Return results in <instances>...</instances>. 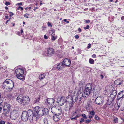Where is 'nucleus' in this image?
<instances>
[{"label": "nucleus", "mask_w": 124, "mask_h": 124, "mask_svg": "<svg viewBox=\"0 0 124 124\" xmlns=\"http://www.w3.org/2000/svg\"><path fill=\"white\" fill-rule=\"evenodd\" d=\"M22 3H18V5H22Z\"/></svg>", "instance_id": "obj_56"}, {"label": "nucleus", "mask_w": 124, "mask_h": 124, "mask_svg": "<svg viewBox=\"0 0 124 124\" xmlns=\"http://www.w3.org/2000/svg\"><path fill=\"white\" fill-rule=\"evenodd\" d=\"M117 93V92L116 91H114L109 96L108 98L114 101V99L116 97V96Z\"/></svg>", "instance_id": "obj_15"}, {"label": "nucleus", "mask_w": 124, "mask_h": 124, "mask_svg": "<svg viewBox=\"0 0 124 124\" xmlns=\"http://www.w3.org/2000/svg\"><path fill=\"white\" fill-rule=\"evenodd\" d=\"M124 96V91H123L120 92L118 94L117 98V100H122Z\"/></svg>", "instance_id": "obj_14"}, {"label": "nucleus", "mask_w": 124, "mask_h": 124, "mask_svg": "<svg viewBox=\"0 0 124 124\" xmlns=\"http://www.w3.org/2000/svg\"><path fill=\"white\" fill-rule=\"evenodd\" d=\"M96 57V55L95 54H93L92 55V57L93 58H95Z\"/></svg>", "instance_id": "obj_48"}, {"label": "nucleus", "mask_w": 124, "mask_h": 124, "mask_svg": "<svg viewBox=\"0 0 124 124\" xmlns=\"http://www.w3.org/2000/svg\"><path fill=\"white\" fill-rule=\"evenodd\" d=\"M40 98V97L39 96L36 98L34 101L33 102V103L34 104L38 103L39 102Z\"/></svg>", "instance_id": "obj_24"}, {"label": "nucleus", "mask_w": 124, "mask_h": 124, "mask_svg": "<svg viewBox=\"0 0 124 124\" xmlns=\"http://www.w3.org/2000/svg\"><path fill=\"white\" fill-rule=\"evenodd\" d=\"M78 31H79L80 32L81 31V29L79 28H78Z\"/></svg>", "instance_id": "obj_59"}, {"label": "nucleus", "mask_w": 124, "mask_h": 124, "mask_svg": "<svg viewBox=\"0 0 124 124\" xmlns=\"http://www.w3.org/2000/svg\"><path fill=\"white\" fill-rule=\"evenodd\" d=\"M34 111L36 112L35 120L37 121L40 117L42 116H45L48 112V110L47 108H45L43 109L38 106L35 107L34 109Z\"/></svg>", "instance_id": "obj_1"}, {"label": "nucleus", "mask_w": 124, "mask_h": 124, "mask_svg": "<svg viewBox=\"0 0 124 124\" xmlns=\"http://www.w3.org/2000/svg\"><path fill=\"white\" fill-rule=\"evenodd\" d=\"M88 117L90 118H91L92 117V116L90 115H89Z\"/></svg>", "instance_id": "obj_55"}, {"label": "nucleus", "mask_w": 124, "mask_h": 124, "mask_svg": "<svg viewBox=\"0 0 124 124\" xmlns=\"http://www.w3.org/2000/svg\"><path fill=\"white\" fill-rule=\"evenodd\" d=\"M104 75L105 76L104 74H101V79H102L104 78Z\"/></svg>", "instance_id": "obj_46"}, {"label": "nucleus", "mask_w": 124, "mask_h": 124, "mask_svg": "<svg viewBox=\"0 0 124 124\" xmlns=\"http://www.w3.org/2000/svg\"><path fill=\"white\" fill-rule=\"evenodd\" d=\"M3 88L6 92L10 91L12 89L14 83L12 80L9 79L6 80L3 84Z\"/></svg>", "instance_id": "obj_2"}, {"label": "nucleus", "mask_w": 124, "mask_h": 124, "mask_svg": "<svg viewBox=\"0 0 124 124\" xmlns=\"http://www.w3.org/2000/svg\"><path fill=\"white\" fill-rule=\"evenodd\" d=\"M118 102L117 103V109L118 110L119 108L121 107L120 109L122 108L123 106V103L122 100H117Z\"/></svg>", "instance_id": "obj_19"}, {"label": "nucleus", "mask_w": 124, "mask_h": 124, "mask_svg": "<svg viewBox=\"0 0 124 124\" xmlns=\"http://www.w3.org/2000/svg\"><path fill=\"white\" fill-rule=\"evenodd\" d=\"M95 119L97 120H99L100 119V118L98 117L97 116L95 115V117H94Z\"/></svg>", "instance_id": "obj_37"}, {"label": "nucleus", "mask_w": 124, "mask_h": 124, "mask_svg": "<svg viewBox=\"0 0 124 124\" xmlns=\"http://www.w3.org/2000/svg\"><path fill=\"white\" fill-rule=\"evenodd\" d=\"M91 121V119H88L87 120H85V122L87 124H88Z\"/></svg>", "instance_id": "obj_32"}, {"label": "nucleus", "mask_w": 124, "mask_h": 124, "mask_svg": "<svg viewBox=\"0 0 124 124\" xmlns=\"http://www.w3.org/2000/svg\"><path fill=\"white\" fill-rule=\"evenodd\" d=\"M10 13H11V14L10 15V16H12L14 15V14L12 12H10Z\"/></svg>", "instance_id": "obj_53"}, {"label": "nucleus", "mask_w": 124, "mask_h": 124, "mask_svg": "<svg viewBox=\"0 0 124 124\" xmlns=\"http://www.w3.org/2000/svg\"><path fill=\"white\" fill-rule=\"evenodd\" d=\"M10 4V3L9 2H6L5 3V4L7 6L9 5Z\"/></svg>", "instance_id": "obj_43"}, {"label": "nucleus", "mask_w": 124, "mask_h": 124, "mask_svg": "<svg viewBox=\"0 0 124 124\" xmlns=\"http://www.w3.org/2000/svg\"><path fill=\"white\" fill-rule=\"evenodd\" d=\"M62 62H63V64L65 66L70 67V66L71 61L70 60L67 58H65Z\"/></svg>", "instance_id": "obj_13"}, {"label": "nucleus", "mask_w": 124, "mask_h": 124, "mask_svg": "<svg viewBox=\"0 0 124 124\" xmlns=\"http://www.w3.org/2000/svg\"><path fill=\"white\" fill-rule=\"evenodd\" d=\"M84 82L82 81H81L79 82L78 83L77 87L79 89H83V87L84 86Z\"/></svg>", "instance_id": "obj_17"}, {"label": "nucleus", "mask_w": 124, "mask_h": 124, "mask_svg": "<svg viewBox=\"0 0 124 124\" xmlns=\"http://www.w3.org/2000/svg\"><path fill=\"white\" fill-rule=\"evenodd\" d=\"M124 110V104H123L122 106V108L120 109L121 111H123Z\"/></svg>", "instance_id": "obj_45"}, {"label": "nucleus", "mask_w": 124, "mask_h": 124, "mask_svg": "<svg viewBox=\"0 0 124 124\" xmlns=\"http://www.w3.org/2000/svg\"><path fill=\"white\" fill-rule=\"evenodd\" d=\"M100 87H95L94 88V91L96 93H98L100 91Z\"/></svg>", "instance_id": "obj_27"}, {"label": "nucleus", "mask_w": 124, "mask_h": 124, "mask_svg": "<svg viewBox=\"0 0 124 124\" xmlns=\"http://www.w3.org/2000/svg\"><path fill=\"white\" fill-rule=\"evenodd\" d=\"M104 102L103 97V96H99L97 97L95 99V103L98 105L102 104Z\"/></svg>", "instance_id": "obj_10"}, {"label": "nucleus", "mask_w": 124, "mask_h": 124, "mask_svg": "<svg viewBox=\"0 0 124 124\" xmlns=\"http://www.w3.org/2000/svg\"><path fill=\"white\" fill-rule=\"evenodd\" d=\"M29 117L27 115V113L26 111H23L22 114L21 119L22 120L24 121H27L29 119Z\"/></svg>", "instance_id": "obj_11"}, {"label": "nucleus", "mask_w": 124, "mask_h": 124, "mask_svg": "<svg viewBox=\"0 0 124 124\" xmlns=\"http://www.w3.org/2000/svg\"><path fill=\"white\" fill-rule=\"evenodd\" d=\"M7 124H12L10 122H7Z\"/></svg>", "instance_id": "obj_60"}, {"label": "nucleus", "mask_w": 124, "mask_h": 124, "mask_svg": "<svg viewBox=\"0 0 124 124\" xmlns=\"http://www.w3.org/2000/svg\"><path fill=\"white\" fill-rule=\"evenodd\" d=\"M54 98H49L46 100V102L48 106H52L54 105Z\"/></svg>", "instance_id": "obj_12"}, {"label": "nucleus", "mask_w": 124, "mask_h": 124, "mask_svg": "<svg viewBox=\"0 0 124 124\" xmlns=\"http://www.w3.org/2000/svg\"><path fill=\"white\" fill-rule=\"evenodd\" d=\"M113 121L114 123H117L118 122V118L117 117L114 118Z\"/></svg>", "instance_id": "obj_31"}, {"label": "nucleus", "mask_w": 124, "mask_h": 124, "mask_svg": "<svg viewBox=\"0 0 124 124\" xmlns=\"http://www.w3.org/2000/svg\"><path fill=\"white\" fill-rule=\"evenodd\" d=\"M94 87L92 83L87 84L85 86L84 93V98H86L88 96L92 94L93 92Z\"/></svg>", "instance_id": "obj_3"}, {"label": "nucleus", "mask_w": 124, "mask_h": 124, "mask_svg": "<svg viewBox=\"0 0 124 124\" xmlns=\"http://www.w3.org/2000/svg\"><path fill=\"white\" fill-rule=\"evenodd\" d=\"M78 116L77 115H76V116L73 118L71 119V120H77V118Z\"/></svg>", "instance_id": "obj_33"}, {"label": "nucleus", "mask_w": 124, "mask_h": 124, "mask_svg": "<svg viewBox=\"0 0 124 124\" xmlns=\"http://www.w3.org/2000/svg\"><path fill=\"white\" fill-rule=\"evenodd\" d=\"M85 121V120L83 118H81L80 120V123H81L82 122H84Z\"/></svg>", "instance_id": "obj_40"}, {"label": "nucleus", "mask_w": 124, "mask_h": 124, "mask_svg": "<svg viewBox=\"0 0 124 124\" xmlns=\"http://www.w3.org/2000/svg\"><path fill=\"white\" fill-rule=\"evenodd\" d=\"M114 101L108 98V100L107 102V104L108 105H109L112 103V102Z\"/></svg>", "instance_id": "obj_28"}, {"label": "nucleus", "mask_w": 124, "mask_h": 124, "mask_svg": "<svg viewBox=\"0 0 124 124\" xmlns=\"http://www.w3.org/2000/svg\"><path fill=\"white\" fill-rule=\"evenodd\" d=\"M47 24L49 26H50L51 27H52V26L51 25V23H50L49 22H48L47 23Z\"/></svg>", "instance_id": "obj_44"}, {"label": "nucleus", "mask_w": 124, "mask_h": 124, "mask_svg": "<svg viewBox=\"0 0 124 124\" xmlns=\"http://www.w3.org/2000/svg\"><path fill=\"white\" fill-rule=\"evenodd\" d=\"M44 123L45 124H48V123H47V121H44Z\"/></svg>", "instance_id": "obj_50"}, {"label": "nucleus", "mask_w": 124, "mask_h": 124, "mask_svg": "<svg viewBox=\"0 0 124 124\" xmlns=\"http://www.w3.org/2000/svg\"><path fill=\"white\" fill-rule=\"evenodd\" d=\"M57 107H53L52 108L51 111V112L55 114L56 111V110L57 109Z\"/></svg>", "instance_id": "obj_25"}, {"label": "nucleus", "mask_w": 124, "mask_h": 124, "mask_svg": "<svg viewBox=\"0 0 124 124\" xmlns=\"http://www.w3.org/2000/svg\"><path fill=\"white\" fill-rule=\"evenodd\" d=\"M44 38L45 39H48V37L46 35H45L44 36Z\"/></svg>", "instance_id": "obj_49"}, {"label": "nucleus", "mask_w": 124, "mask_h": 124, "mask_svg": "<svg viewBox=\"0 0 124 124\" xmlns=\"http://www.w3.org/2000/svg\"><path fill=\"white\" fill-rule=\"evenodd\" d=\"M45 76L46 74H41L39 77V78L40 80L43 79L45 78Z\"/></svg>", "instance_id": "obj_26"}, {"label": "nucleus", "mask_w": 124, "mask_h": 124, "mask_svg": "<svg viewBox=\"0 0 124 124\" xmlns=\"http://www.w3.org/2000/svg\"><path fill=\"white\" fill-rule=\"evenodd\" d=\"M90 22V21L89 20H87L86 21V22L87 23H89Z\"/></svg>", "instance_id": "obj_54"}, {"label": "nucleus", "mask_w": 124, "mask_h": 124, "mask_svg": "<svg viewBox=\"0 0 124 124\" xmlns=\"http://www.w3.org/2000/svg\"><path fill=\"white\" fill-rule=\"evenodd\" d=\"M10 105L7 103H5L3 106V114L6 116H8L10 113Z\"/></svg>", "instance_id": "obj_6"}, {"label": "nucleus", "mask_w": 124, "mask_h": 124, "mask_svg": "<svg viewBox=\"0 0 124 124\" xmlns=\"http://www.w3.org/2000/svg\"><path fill=\"white\" fill-rule=\"evenodd\" d=\"M74 96H73V97L72 98L71 101L73 102H79L80 101H79L78 99L79 98L77 95H76L75 96V99H74Z\"/></svg>", "instance_id": "obj_21"}, {"label": "nucleus", "mask_w": 124, "mask_h": 124, "mask_svg": "<svg viewBox=\"0 0 124 124\" xmlns=\"http://www.w3.org/2000/svg\"><path fill=\"white\" fill-rule=\"evenodd\" d=\"M89 28V25H87L84 28V29H88Z\"/></svg>", "instance_id": "obj_41"}, {"label": "nucleus", "mask_w": 124, "mask_h": 124, "mask_svg": "<svg viewBox=\"0 0 124 124\" xmlns=\"http://www.w3.org/2000/svg\"><path fill=\"white\" fill-rule=\"evenodd\" d=\"M83 117L85 119H86L87 118V117L86 115L84 114H82Z\"/></svg>", "instance_id": "obj_34"}, {"label": "nucleus", "mask_w": 124, "mask_h": 124, "mask_svg": "<svg viewBox=\"0 0 124 124\" xmlns=\"http://www.w3.org/2000/svg\"><path fill=\"white\" fill-rule=\"evenodd\" d=\"M17 77L19 79L23 80L24 79L23 75L24 74V70L22 68H18L15 71Z\"/></svg>", "instance_id": "obj_5"}, {"label": "nucleus", "mask_w": 124, "mask_h": 124, "mask_svg": "<svg viewBox=\"0 0 124 124\" xmlns=\"http://www.w3.org/2000/svg\"><path fill=\"white\" fill-rule=\"evenodd\" d=\"M122 83L121 82H118L117 85H121Z\"/></svg>", "instance_id": "obj_57"}, {"label": "nucleus", "mask_w": 124, "mask_h": 124, "mask_svg": "<svg viewBox=\"0 0 124 124\" xmlns=\"http://www.w3.org/2000/svg\"><path fill=\"white\" fill-rule=\"evenodd\" d=\"M1 103L2 101H0V112L2 110L3 107L2 105L1 104Z\"/></svg>", "instance_id": "obj_35"}, {"label": "nucleus", "mask_w": 124, "mask_h": 124, "mask_svg": "<svg viewBox=\"0 0 124 124\" xmlns=\"http://www.w3.org/2000/svg\"><path fill=\"white\" fill-rule=\"evenodd\" d=\"M28 8H25V9L26 10H27Z\"/></svg>", "instance_id": "obj_64"}, {"label": "nucleus", "mask_w": 124, "mask_h": 124, "mask_svg": "<svg viewBox=\"0 0 124 124\" xmlns=\"http://www.w3.org/2000/svg\"><path fill=\"white\" fill-rule=\"evenodd\" d=\"M24 16L27 18H28V17L27 16V14H25Z\"/></svg>", "instance_id": "obj_51"}, {"label": "nucleus", "mask_w": 124, "mask_h": 124, "mask_svg": "<svg viewBox=\"0 0 124 124\" xmlns=\"http://www.w3.org/2000/svg\"><path fill=\"white\" fill-rule=\"evenodd\" d=\"M57 102L59 105L62 106L64 105L65 102H68L66 100L64 97L62 96L57 99Z\"/></svg>", "instance_id": "obj_8"}, {"label": "nucleus", "mask_w": 124, "mask_h": 124, "mask_svg": "<svg viewBox=\"0 0 124 124\" xmlns=\"http://www.w3.org/2000/svg\"><path fill=\"white\" fill-rule=\"evenodd\" d=\"M63 21L64 22H66L67 20L66 19H64Z\"/></svg>", "instance_id": "obj_63"}, {"label": "nucleus", "mask_w": 124, "mask_h": 124, "mask_svg": "<svg viewBox=\"0 0 124 124\" xmlns=\"http://www.w3.org/2000/svg\"><path fill=\"white\" fill-rule=\"evenodd\" d=\"M59 116L57 115H55L53 116V120L55 122L58 121L59 120Z\"/></svg>", "instance_id": "obj_23"}, {"label": "nucleus", "mask_w": 124, "mask_h": 124, "mask_svg": "<svg viewBox=\"0 0 124 124\" xmlns=\"http://www.w3.org/2000/svg\"><path fill=\"white\" fill-rule=\"evenodd\" d=\"M17 101L23 106L27 104L30 101V98L28 96H23L20 95L18 96L16 99Z\"/></svg>", "instance_id": "obj_4"}, {"label": "nucleus", "mask_w": 124, "mask_h": 124, "mask_svg": "<svg viewBox=\"0 0 124 124\" xmlns=\"http://www.w3.org/2000/svg\"><path fill=\"white\" fill-rule=\"evenodd\" d=\"M27 112V115L29 117V120H32L33 118L35 120V115H36V114L35 112H33L31 109H30Z\"/></svg>", "instance_id": "obj_9"}, {"label": "nucleus", "mask_w": 124, "mask_h": 124, "mask_svg": "<svg viewBox=\"0 0 124 124\" xmlns=\"http://www.w3.org/2000/svg\"><path fill=\"white\" fill-rule=\"evenodd\" d=\"M121 20H124V16H122L121 18Z\"/></svg>", "instance_id": "obj_52"}, {"label": "nucleus", "mask_w": 124, "mask_h": 124, "mask_svg": "<svg viewBox=\"0 0 124 124\" xmlns=\"http://www.w3.org/2000/svg\"><path fill=\"white\" fill-rule=\"evenodd\" d=\"M89 62L91 64H93L94 63V60L92 59H90L89 60Z\"/></svg>", "instance_id": "obj_30"}, {"label": "nucleus", "mask_w": 124, "mask_h": 124, "mask_svg": "<svg viewBox=\"0 0 124 124\" xmlns=\"http://www.w3.org/2000/svg\"><path fill=\"white\" fill-rule=\"evenodd\" d=\"M5 122L4 121L1 120L0 121V124H5Z\"/></svg>", "instance_id": "obj_39"}, {"label": "nucleus", "mask_w": 124, "mask_h": 124, "mask_svg": "<svg viewBox=\"0 0 124 124\" xmlns=\"http://www.w3.org/2000/svg\"><path fill=\"white\" fill-rule=\"evenodd\" d=\"M83 93H80L79 95H77L79 98L78 100L79 101H80L81 100V98L83 96Z\"/></svg>", "instance_id": "obj_29"}, {"label": "nucleus", "mask_w": 124, "mask_h": 124, "mask_svg": "<svg viewBox=\"0 0 124 124\" xmlns=\"http://www.w3.org/2000/svg\"><path fill=\"white\" fill-rule=\"evenodd\" d=\"M70 92H69V94L70 95V94H71V93H72V91H71V90H70Z\"/></svg>", "instance_id": "obj_61"}, {"label": "nucleus", "mask_w": 124, "mask_h": 124, "mask_svg": "<svg viewBox=\"0 0 124 124\" xmlns=\"http://www.w3.org/2000/svg\"><path fill=\"white\" fill-rule=\"evenodd\" d=\"M23 30L22 29L21 31V33H22L23 32Z\"/></svg>", "instance_id": "obj_62"}, {"label": "nucleus", "mask_w": 124, "mask_h": 124, "mask_svg": "<svg viewBox=\"0 0 124 124\" xmlns=\"http://www.w3.org/2000/svg\"><path fill=\"white\" fill-rule=\"evenodd\" d=\"M47 52H43V55H44L50 56L53 55L55 52L54 50L51 48H47Z\"/></svg>", "instance_id": "obj_7"}, {"label": "nucleus", "mask_w": 124, "mask_h": 124, "mask_svg": "<svg viewBox=\"0 0 124 124\" xmlns=\"http://www.w3.org/2000/svg\"><path fill=\"white\" fill-rule=\"evenodd\" d=\"M20 9L21 10H23V8L21 6H19L18 8H17V9L19 10Z\"/></svg>", "instance_id": "obj_42"}, {"label": "nucleus", "mask_w": 124, "mask_h": 124, "mask_svg": "<svg viewBox=\"0 0 124 124\" xmlns=\"http://www.w3.org/2000/svg\"><path fill=\"white\" fill-rule=\"evenodd\" d=\"M73 102H70V103H69V106L70 107V108H71L73 106L72 104H73ZM70 108H69V109H70Z\"/></svg>", "instance_id": "obj_38"}, {"label": "nucleus", "mask_w": 124, "mask_h": 124, "mask_svg": "<svg viewBox=\"0 0 124 124\" xmlns=\"http://www.w3.org/2000/svg\"><path fill=\"white\" fill-rule=\"evenodd\" d=\"M19 114L18 113L15 112H13L11 115L10 117L12 120H15L18 117Z\"/></svg>", "instance_id": "obj_16"}, {"label": "nucleus", "mask_w": 124, "mask_h": 124, "mask_svg": "<svg viewBox=\"0 0 124 124\" xmlns=\"http://www.w3.org/2000/svg\"><path fill=\"white\" fill-rule=\"evenodd\" d=\"M90 114L92 116H93L94 115L95 112L93 111H92L90 113Z\"/></svg>", "instance_id": "obj_36"}, {"label": "nucleus", "mask_w": 124, "mask_h": 124, "mask_svg": "<svg viewBox=\"0 0 124 124\" xmlns=\"http://www.w3.org/2000/svg\"><path fill=\"white\" fill-rule=\"evenodd\" d=\"M61 113L62 109L60 107H57L56 111V113H55V115L59 116L61 114Z\"/></svg>", "instance_id": "obj_20"}, {"label": "nucleus", "mask_w": 124, "mask_h": 124, "mask_svg": "<svg viewBox=\"0 0 124 124\" xmlns=\"http://www.w3.org/2000/svg\"><path fill=\"white\" fill-rule=\"evenodd\" d=\"M75 37L76 39H78L79 38V36L78 35H76L75 36Z\"/></svg>", "instance_id": "obj_47"}, {"label": "nucleus", "mask_w": 124, "mask_h": 124, "mask_svg": "<svg viewBox=\"0 0 124 124\" xmlns=\"http://www.w3.org/2000/svg\"><path fill=\"white\" fill-rule=\"evenodd\" d=\"M65 67L63 64V62H62L59 63L57 66V69L60 70H61Z\"/></svg>", "instance_id": "obj_18"}, {"label": "nucleus", "mask_w": 124, "mask_h": 124, "mask_svg": "<svg viewBox=\"0 0 124 124\" xmlns=\"http://www.w3.org/2000/svg\"><path fill=\"white\" fill-rule=\"evenodd\" d=\"M51 36L52 38L51 40L52 41H54L57 38V35L55 36V33L54 32H53Z\"/></svg>", "instance_id": "obj_22"}, {"label": "nucleus", "mask_w": 124, "mask_h": 124, "mask_svg": "<svg viewBox=\"0 0 124 124\" xmlns=\"http://www.w3.org/2000/svg\"><path fill=\"white\" fill-rule=\"evenodd\" d=\"M8 16H5V18L6 19H8Z\"/></svg>", "instance_id": "obj_58"}]
</instances>
